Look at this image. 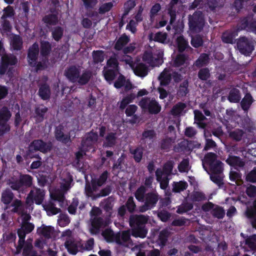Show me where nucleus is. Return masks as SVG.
<instances>
[{"label": "nucleus", "instance_id": "obj_1", "mask_svg": "<svg viewBox=\"0 0 256 256\" xmlns=\"http://www.w3.org/2000/svg\"><path fill=\"white\" fill-rule=\"evenodd\" d=\"M148 220V216L142 214H132L130 216L129 224L133 236L142 238L146 236L148 230L145 224Z\"/></svg>", "mask_w": 256, "mask_h": 256}, {"label": "nucleus", "instance_id": "obj_2", "mask_svg": "<svg viewBox=\"0 0 256 256\" xmlns=\"http://www.w3.org/2000/svg\"><path fill=\"white\" fill-rule=\"evenodd\" d=\"M81 68L79 66H72L67 68L64 71V76L72 82H76L80 85L88 83L92 73L90 70H84L80 74Z\"/></svg>", "mask_w": 256, "mask_h": 256}, {"label": "nucleus", "instance_id": "obj_3", "mask_svg": "<svg viewBox=\"0 0 256 256\" xmlns=\"http://www.w3.org/2000/svg\"><path fill=\"white\" fill-rule=\"evenodd\" d=\"M0 56H2L0 64V75L2 76L6 74L8 77L10 78L14 71L12 66L17 63V59L14 55L5 54L4 48L0 40Z\"/></svg>", "mask_w": 256, "mask_h": 256}, {"label": "nucleus", "instance_id": "obj_4", "mask_svg": "<svg viewBox=\"0 0 256 256\" xmlns=\"http://www.w3.org/2000/svg\"><path fill=\"white\" fill-rule=\"evenodd\" d=\"M30 218L31 216L30 214H23L21 218L20 228L18 230L19 240L16 247V254L20 252L24 244L26 234L31 232L34 229V224L30 222Z\"/></svg>", "mask_w": 256, "mask_h": 256}, {"label": "nucleus", "instance_id": "obj_5", "mask_svg": "<svg viewBox=\"0 0 256 256\" xmlns=\"http://www.w3.org/2000/svg\"><path fill=\"white\" fill-rule=\"evenodd\" d=\"M217 156L212 152L208 153L202 161V166L208 174H222V162L217 160Z\"/></svg>", "mask_w": 256, "mask_h": 256}, {"label": "nucleus", "instance_id": "obj_6", "mask_svg": "<svg viewBox=\"0 0 256 256\" xmlns=\"http://www.w3.org/2000/svg\"><path fill=\"white\" fill-rule=\"evenodd\" d=\"M163 54V52L161 50H157L156 52H153L152 50H146L144 52L142 59L150 66H159L162 62Z\"/></svg>", "mask_w": 256, "mask_h": 256}, {"label": "nucleus", "instance_id": "obj_7", "mask_svg": "<svg viewBox=\"0 0 256 256\" xmlns=\"http://www.w3.org/2000/svg\"><path fill=\"white\" fill-rule=\"evenodd\" d=\"M45 196V192L43 189L34 187L28 194L26 204L31 206L34 202L36 204L42 203Z\"/></svg>", "mask_w": 256, "mask_h": 256}, {"label": "nucleus", "instance_id": "obj_8", "mask_svg": "<svg viewBox=\"0 0 256 256\" xmlns=\"http://www.w3.org/2000/svg\"><path fill=\"white\" fill-rule=\"evenodd\" d=\"M132 230H124L116 233L114 242L118 246L124 248H130L134 246L131 238Z\"/></svg>", "mask_w": 256, "mask_h": 256}, {"label": "nucleus", "instance_id": "obj_9", "mask_svg": "<svg viewBox=\"0 0 256 256\" xmlns=\"http://www.w3.org/2000/svg\"><path fill=\"white\" fill-rule=\"evenodd\" d=\"M159 200V196L154 192H148L145 195L144 203L138 208V212H144L155 206Z\"/></svg>", "mask_w": 256, "mask_h": 256}, {"label": "nucleus", "instance_id": "obj_10", "mask_svg": "<svg viewBox=\"0 0 256 256\" xmlns=\"http://www.w3.org/2000/svg\"><path fill=\"white\" fill-rule=\"evenodd\" d=\"M236 46L241 54L249 56L254 50V40L245 36L240 37L238 40Z\"/></svg>", "mask_w": 256, "mask_h": 256}, {"label": "nucleus", "instance_id": "obj_11", "mask_svg": "<svg viewBox=\"0 0 256 256\" xmlns=\"http://www.w3.org/2000/svg\"><path fill=\"white\" fill-rule=\"evenodd\" d=\"M188 24L190 28L196 32H200L204 26V19L201 12H194L188 18Z\"/></svg>", "mask_w": 256, "mask_h": 256}, {"label": "nucleus", "instance_id": "obj_12", "mask_svg": "<svg viewBox=\"0 0 256 256\" xmlns=\"http://www.w3.org/2000/svg\"><path fill=\"white\" fill-rule=\"evenodd\" d=\"M70 188V182H66L62 184L60 188L56 189L54 192H50L52 198L60 202V206H62L65 200L64 195Z\"/></svg>", "mask_w": 256, "mask_h": 256}, {"label": "nucleus", "instance_id": "obj_13", "mask_svg": "<svg viewBox=\"0 0 256 256\" xmlns=\"http://www.w3.org/2000/svg\"><path fill=\"white\" fill-rule=\"evenodd\" d=\"M139 106L144 110L148 112H160L161 106L153 98H142L139 102Z\"/></svg>", "mask_w": 256, "mask_h": 256}, {"label": "nucleus", "instance_id": "obj_14", "mask_svg": "<svg viewBox=\"0 0 256 256\" xmlns=\"http://www.w3.org/2000/svg\"><path fill=\"white\" fill-rule=\"evenodd\" d=\"M106 131V128L104 126H102L100 128V136L104 138L103 146L106 147H112L114 146L116 143L117 134L114 132H108L104 136Z\"/></svg>", "mask_w": 256, "mask_h": 256}, {"label": "nucleus", "instance_id": "obj_15", "mask_svg": "<svg viewBox=\"0 0 256 256\" xmlns=\"http://www.w3.org/2000/svg\"><path fill=\"white\" fill-rule=\"evenodd\" d=\"M72 130H70L69 132L66 134L64 126L60 124L56 126L55 129L54 136L56 138L64 144H67L70 142V134Z\"/></svg>", "mask_w": 256, "mask_h": 256}, {"label": "nucleus", "instance_id": "obj_16", "mask_svg": "<svg viewBox=\"0 0 256 256\" xmlns=\"http://www.w3.org/2000/svg\"><path fill=\"white\" fill-rule=\"evenodd\" d=\"M51 148L50 144L46 143L40 140H34L30 146V151L39 150L41 152L46 153L50 151Z\"/></svg>", "mask_w": 256, "mask_h": 256}, {"label": "nucleus", "instance_id": "obj_17", "mask_svg": "<svg viewBox=\"0 0 256 256\" xmlns=\"http://www.w3.org/2000/svg\"><path fill=\"white\" fill-rule=\"evenodd\" d=\"M11 206L13 207L12 212L18 214L20 216V218L22 217L23 214H28V209L32 210V208H30L28 205H24L20 200L18 199L14 200L11 204Z\"/></svg>", "mask_w": 256, "mask_h": 256}, {"label": "nucleus", "instance_id": "obj_18", "mask_svg": "<svg viewBox=\"0 0 256 256\" xmlns=\"http://www.w3.org/2000/svg\"><path fill=\"white\" fill-rule=\"evenodd\" d=\"M91 225L90 231L91 234H96L100 232V228L104 226V220L102 218L98 216H94L90 219Z\"/></svg>", "mask_w": 256, "mask_h": 256}, {"label": "nucleus", "instance_id": "obj_19", "mask_svg": "<svg viewBox=\"0 0 256 256\" xmlns=\"http://www.w3.org/2000/svg\"><path fill=\"white\" fill-rule=\"evenodd\" d=\"M98 140V135L94 132L89 133L82 142V146L83 150L86 151L88 147L92 146Z\"/></svg>", "mask_w": 256, "mask_h": 256}, {"label": "nucleus", "instance_id": "obj_20", "mask_svg": "<svg viewBox=\"0 0 256 256\" xmlns=\"http://www.w3.org/2000/svg\"><path fill=\"white\" fill-rule=\"evenodd\" d=\"M39 52L38 45L36 43H34L29 48L28 52V62L32 66H36V59Z\"/></svg>", "mask_w": 256, "mask_h": 256}, {"label": "nucleus", "instance_id": "obj_21", "mask_svg": "<svg viewBox=\"0 0 256 256\" xmlns=\"http://www.w3.org/2000/svg\"><path fill=\"white\" fill-rule=\"evenodd\" d=\"M38 234L46 238H50L55 234L54 228L50 226L42 224L37 229Z\"/></svg>", "mask_w": 256, "mask_h": 256}, {"label": "nucleus", "instance_id": "obj_22", "mask_svg": "<svg viewBox=\"0 0 256 256\" xmlns=\"http://www.w3.org/2000/svg\"><path fill=\"white\" fill-rule=\"evenodd\" d=\"M132 70L136 75L141 78L146 76L148 72V66L142 62H136Z\"/></svg>", "mask_w": 256, "mask_h": 256}, {"label": "nucleus", "instance_id": "obj_23", "mask_svg": "<svg viewBox=\"0 0 256 256\" xmlns=\"http://www.w3.org/2000/svg\"><path fill=\"white\" fill-rule=\"evenodd\" d=\"M188 58L187 56L184 54H179L174 58L173 66L176 68L182 66V68H180V70L182 71V69L184 67H186L188 65Z\"/></svg>", "mask_w": 256, "mask_h": 256}, {"label": "nucleus", "instance_id": "obj_24", "mask_svg": "<svg viewBox=\"0 0 256 256\" xmlns=\"http://www.w3.org/2000/svg\"><path fill=\"white\" fill-rule=\"evenodd\" d=\"M64 245L70 253L76 254L78 252V249L80 246L81 244L78 242L68 239L66 240Z\"/></svg>", "mask_w": 256, "mask_h": 256}, {"label": "nucleus", "instance_id": "obj_25", "mask_svg": "<svg viewBox=\"0 0 256 256\" xmlns=\"http://www.w3.org/2000/svg\"><path fill=\"white\" fill-rule=\"evenodd\" d=\"M172 70L170 68H166L164 69L160 74L158 79L162 85L166 86L170 81Z\"/></svg>", "mask_w": 256, "mask_h": 256}, {"label": "nucleus", "instance_id": "obj_26", "mask_svg": "<svg viewBox=\"0 0 256 256\" xmlns=\"http://www.w3.org/2000/svg\"><path fill=\"white\" fill-rule=\"evenodd\" d=\"M44 210L46 212L48 216L56 214L61 212L60 208L56 207V204L52 202L43 204Z\"/></svg>", "mask_w": 256, "mask_h": 256}, {"label": "nucleus", "instance_id": "obj_27", "mask_svg": "<svg viewBox=\"0 0 256 256\" xmlns=\"http://www.w3.org/2000/svg\"><path fill=\"white\" fill-rule=\"evenodd\" d=\"M38 94L42 100H48L50 96V86L46 84L40 85L39 86Z\"/></svg>", "mask_w": 256, "mask_h": 256}, {"label": "nucleus", "instance_id": "obj_28", "mask_svg": "<svg viewBox=\"0 0 256 256\" xmlns=\"http://www.w3.org/2000/svg\"><path fill=\"white\" fill-rule=\"evenodd\" d=\"M10 45L14 50H20L22 46V40L20 36L14 35L11 37Z\"/></svg>", "mask_w": 256, "mask_h": 256}, {"label": "nucleus", "instance_id": "obj_29", "mask_svg": "<svg viewBox=\"0 0 256 256\" xmlns=\"http://www.w3.org/2000/svg\"><path fill=\"white\" fill-rule=\"evenodd\" d=\"M14 198V194L8 188L5 190L2 194L1 200L6 204H10Z\"/></svg>", "mask_w": 256, "mask_h": 256}, {"label": "nucleus", "instance_id": "obj_30", "mask_svg": "<svg viewBox=\"0 0 256 256\" xmlns=\"http://www.w3.org/2000/svg\"><path fill=\"white\" fill-rule=\"evenodd\" d=\"M167 34L165 32H158L156 34H150L148 36L150 40H154L161 43H164L166 39Z\"/></svg>", "mask_w": 256, "mask_h": 256}, {"label": "nucleus", "instance_id": "obj_31", "mask_svg": "<svg viewBox=\"0 0 256 256\" xmlns=\"http://www.w3.org/2000/svg\"><path fill=\"white\" fill-rule=\"evenodd\" d=\"M230 165L234 166L243 167L244 166V162L237 156H230L226 160Z\"/></svg>", "mask_w": 256, "mask_h": 256}, {"label": "nucleus", "instance_id": "obj_32", "mask_svg": "<svg viewBox=\"0 0 256 256\" xmlns=\"http://www.w3.org/2000/svg\"><path fill=\"white\" fill-rule=\"evenodd\" d=\"M253 102L252 96L250 94H246L242 98L240 105L242 110L247 111Z\"/></svg>", "mask_w": 256, "mask_h": 256}, {"label": "nucleus", "instance_id": "obj_33", "mask_svg": "<svg viewBox=\"0 0 256 256\" xmlns=\"http://www.w3.org/2000/svg\"><path fill=\"white\" fill-rule=\"evenodd\" d=\"M105 240L108 242H114L116 233L110 228H106L102 233Z\"/></svg>", "mask_w": 256, "mask_h": 256}, {"label": "nucleus", "instance_id": "obj_34", "mask_svg": "<svg viewBox=\"0 0 256 256\" xmlns=\"http://www.w3.org/2000/svg\"><path fill=\"white\" fill-rule=\"evenodd\" d=\"M224 0H208L206 7L208 6L210 10H214L216 8L224 6Z\"/></svg>", "mask_w": 256, "mask_h": 256}, {"label": "nucleus", "instance_id": "obj_35", "mask_svg": "<svg viewBox=\"0 0 256 256\" xmlns=\"http://www.w3.org/2000/svg\"><path fill=\"white\" fill-rule=\"evenodd\" d=\"M241 98L240 90L236 88L232 89L229 93L228 100L232 102H238Z\"/></svg>", "mask_w": 256, "mask_h": 256}, {"label": "nucleus", "instance_id": "obj_36", "mask_svg": "<svg viewBox=\"0 0 256 256\" xmlns=\"http://www.w3.org/2000/svg\"><path fill=\"white\" fill-rule=\"evenodd\" d=\"M113 201L114 200L112 197H108L104 200L103 202H101L100 206L104 210L110 214L112 210Z\"/></svg>", "mask_w": 256, "mask_h": 256}, {"label": "nucleus", "instance_id": "obj_37", "mask_svg": "<svg viewBox=\"0 0 256 256\" xmlns=\"http://www.w3.org/2000/svg\"><path fill=\"white\" fill-rule=\"evenodd\" d=\"M6 183L13 190L18 191L22 188V186L19 179L12 178L6 181Z\"/></svg>", "mask_w": 256, "mask_h": 256}, {"label": "nucleus", "instance_id": "obj_38", "mask_svg": "<svg viewBox=\"0 0 256 256\" xmlns=\"http://www.w3.org/2000/svg\"><path fill=\"white\" fill-rule=\"evenodd\" d=\"M130 39L126 35H122L116 41L114 48L116 50H122L128 42Z\"/></svg>", "mask_w": 256, "mask_h": 256}, {"label": "nucleus", "instance_id": "obj_39", "mask_svg": "<svg viewBox=\"0 0 256 256\" xmlns=\"http://www.w3.org/2000/svg\"><path fill=\"white\" fill-rule=\"evenodd\" d=\"M211 214L214 218L222 219L225 215V211L222 207L215 205L211 212Z\"/></svg>", "mask_w": 256, "mask_h": 256}, {"label": "nucleus", "instance_id": "obj_40", "mask_svg": "<svg viewBox=\"0 0 256 256\" xmlns=\"http://www.w3.org/2000/svg\"><path fill=\"white\" fill-rule=\"evenodd\" d=\"M178 170L180 172H188L191 168L188 158H184L178 165Z\"/></svg>", "mask_w": 256, "mask_h": 256}, {"label": "nucleus", "instance_id": "obj_41", "mask_svg": "<svg viewBox=\"0 0 256 256\" xmlns=\"http://www.w3.org/2000/svg\"><path fill=\"white\" fill-rule=\"evenodd\" d=\"M123 119L126 122L132 124L138 122L140 120L139 116L135 114L134 113H126V116L124 117Z\"/></svg>", "mask_w": 256, "mask_h": 256}, {"label": "nucleus", "instance_id": "obj_42", "mask_svg": "<svg viewBox=\"0 0 256 256\" xmlns=\"http://www.w3.org/2000/svg\"><path fill=\"white\" fill-rule=\"evenodd\" d=\"M236 35L234 32H226L222 35V40L224 43L232 44Z\"/></svg>", "mask_w": 256, "mask_h": 256}, {"label": "nucleus", "instance_id": "obj_43", "mask_svg": "<svg viewBox=\"0 0 256 256\" xmlns=\"http://www.w3.org/2000/svg\"><path fill=\"white\" fill-rule=\"evenodd\" d=\"M116 71L117 70L104 68L103 74L106 80L109 82L113 80L116 76Z\"/></svg>", "mask_w": 256, "mask_h": 256}, {"label": "nucleus", "instance_id": "obj_44", "mask_svg": "<svg viewBox=\"0 0 256 256\" xmlns=\"http://www.w3.org/2000/svg\"><path fill=\"white\" fill-rule=\"evenodd\" d=\"M245 244L251 250L256 252V234L247 237L245 240Z\"/></svg>", "mask_w": 256, "mask_h": 256}, {"label": "nucleus", "instance_id": "obj_45", "mask_svg": "<svg viewBox=\"0 0 256 256\" xmlns=\"http://www.w3.org/2000/svg\"><path fill=\"white\" fill-rule=\"evenodd\" d=\"M172 190L176 192H179L186 190L188 187V184L186 182L180 181L174 182L173 184Z\"/></svg>", "mask_w": 256, "mask_h": 256}, {"label": "nucleus", "instance_id": "obj_46", "mask_svg": "<svg viewBox=\"0 0 256 256\" xmlns=\"http://www.w3.org/2000/svg\"><path fill=\"white\" fill-rule=\"evenodd\" d=\"M51 50V45L48 42H42L41 43L40 54L46 59V57L50 54Z\"/></svg>", "mask_w": 256, "mask_h": 256}, {"label": "nucleus", "instance_id": "obj_47", "mask_svg": "<svg viewBox=\"0 0 256 256\" xmlns=\"http://www.w3.org/2000/svg\"><path fill=\"white\" fill-rule=\"evenodd\" d=\"M31 240H28L26 242L24 241V244L22 248H24L22 255L23 256H27L33 252L34 251L32 250V244Z\"/></svg>", "mask_w": 256, "mask_h": 256}, {"label": "nucleus", "instance_id": "obj_48", "mask_svg": "<svg viewBox=\"0 0 256 256\" xmlns=\"http://www.w3.org/2000/svg\"><path fill=\"white\" fill-rule=\"evenodd\" d=\"M254 210H250L248 212V216L251 218L250 222L254 228L256 229V200L254 202Z\"/></svg>", "mask_w": 256, "mask_h": 256}, {"label": "nucleus", "instance_id": "obj_49", "mask_svg": "<svg viewBox=\"0 0 256 256\" xmlns=\"http://www.w3.org/2000/svg\"><path fill=\"white\" fill-rule=\"evenodd\" d=\"M244 134L243 130L240 129H236L229 132L230 137L236 141H240Z\"/></svg>", "mask_w": 256, "mask_h": 256}, {"label": "nucleus", "instance_id": "obj_50", "mask_svg": "<svg viewBox=\"0 0 256 256\" xmlns=\"http://www.w3.org/2000/svg\"><path fill=\"white\" fill-rule=\"evenodd\" d=\"M70 218L66 214H60L59 215L58 223L60 226H66L70 224Z\"/></svg>", "mask_w": 256, "mask_h": 256}, {"label": "nucleus", "instance_id": "obj_51", "mask_svg": "<svg viewBox=\"0 0 256 256\" xmlns=\"http://www.w3.org/2000/svg\"><path fill=\"white\" fill-rule=\"evenodd\" d=\"M208 56L206 54H202L195 62V65L198 67H202L208 64Z\"/></svg>", "mask_w": 256, "mask_h": 256}, {"label": "nucleus", "instance_id": "obj_52", "mask_svg": "<svg viewBox=\"0 0 256 256\" xmlns=\"http://www.w3.org/2000/svg\"><path fill=\"white\" fill-rule=\"evenodd\" d=\"M22 187L24 186L26 187H30L32 184V178L31 176L25 174L22 175L19 178Z\"/></svg>", "mask_w": 256, "mask_h": 256}, {"label": "nucleus", "instance_id": "obj_53", "mask_svg": "<svg viewBox=\"0 0 256 256\" xmlns=\"http://www.w3.org/2000/svg\"><path fill=\"white\" fill-rule=\"evenodd\" d=\"M188 83L187 80L184 81L180 85L178 94L179 96L182 97L186 96L188 92Z\"/></svg>", "mask_w": 256, "mask_h": 256}, {"label": "nucleus", "instance_id": "obj_54", "mask_svg": "<svg viewBox=\"0 0 256 256\" xmlns=\"http://www.w3.org/2000/svg\"><path fill=\"white\" fill-rule=\"evenodd\" d=\"M107 68L118 70V63L115 56H112L107 61Z\"/></svg>", "mask_w": 256, "mask_h": 256}, {"label": "nucleus", "instance_id": "obj_55", "mask_svg": "<svg viewBox=\"0 0 256 256\" xmlns=\"http://www.w3.org/2000/svg\"><path fill=\"white\" fill-rule=\"evenodd\" d=\"M113 3L112 2H108L101 4L98 10V14H103L109 12L113 7Z\"/></svg>", "mask_w": 256, "mask_h": 256}, {"label": "nucleus", "instance_id": "obj_56", "mask_svg": "<svg viewBox=\"0 0 256 256\" xmlns=\"http://www.w3.org/2000/svg\"><path fill=\"white\" fill-rule=\"evenodd\" d=\"M92 57L94 63L102 62L104 59V52L102 50L94 51Z\"/></svg>", "mask_w": 256, "mask_h": 256}, {"label": "nucleus", "instance_id": "obj_57", "mask_svg": "<svg viewBox=\"0 0 256 256\" xmlns=\"http://www.w3.org/2000/svg\"><path fill=\"white\" fill-rule=\"evenodd\" d=\"M193 208L192 204L190 202H184L180 205L176 210L178 214H182L191 210Z\"/></svg>", "mask_w": 256, "mask_h": 256}, {"label": "nucleus", "instance_id": "obj_58", "mask_svg": "<svg viewBox=\"0 0 256 256\" xmlns=\"http://www.w3.org/2000/svg\"><path fill=\"white\" fill-rule=\"evenodd\" d=\"M176 43L178 50L180 52L184 51L188 46V42L182 36H180L177 38Z\"/></svg>", "mask_w": 256, "mask_h": 256}, {"label": "nucleus", "instance_id": "obj_59", "mask_svg": "<svg viewBox=\"0 0 256 256\" xmlns=\"http://www.w3.org/2000/svg\"><path fill=\"white\" fill-rule=\"evenodd\" d=\"M64 30L60 26L54 28L52 30V36L54 39L56 41H58L63 35Z\"/></svg>", "mask_w": 256, "mask_h": 256}, {"label": "nucleus", "instance_id": "obj_60", "mask_svg": "<svg viewBox=\"0 0 256 256\" xmlns=\"http://www.w3.org/2000/svg\"><path fill=\"white\" fill-rule=\"evenodd\" d=\"M125 206L128 211L130 213H132L136 210V206L134 202L133 197L130 196L128 198L126 203Z\"/></svg>", "mask_w": 256, "mask_h": 256}, {"label": "nucleus", "instance_id": "obj_61", "mask_svg": "<svg viewBox=\"0 0 256 256\" xmlns=\"http://www.w3.org/2000/svg\"><path fill=\"white\" fill-rule=\"evenodd\" d=\"M14 14V8L11 6H8L4 10V14L2 16V20H6L8 18H12Z\"/></svg>", "mask_w": 256, "mask_h": 256}, {"label": "nucleus", "instance_id": "obj_62", "mask_svg": "<svg viewBox=\"0 0 256 256\" xmlns=\"http://www.w3.org/2000/svg\"><path fill=\"white\" fill-rule=\"evenodd\" d=\"M43 21L44 22L50 24L54 25L58 22V17L54 14H50L45 16L43 18Z\"/></svg>", "mask_w": 256, "mask_h": 256}, {"label": "nucleus", "instance_id": "obj_63", "mask_svg": "<svg viewBox=\"0 0 256 256\" xmlns=\"http://www.w3.org/2000/svg\"><path fill=\"white\" fill-rule=\"evenodd\" d=\"M174 161L170 160L167 162L163 168L164 172L166 176H168L172 174V172L174 166Z\"/></svg>", "mask_w": 256, "mask_h": 256}, {"label": "nucleus", "instance_id": "obj_64", "mask_svg": "<svg viewBox=\"0 0 256 256\" xmlns=\"http://www.w3.org/2000/svg\"><path fill=\"white\" fill-rule=\"evenodd\" d=\"M146 190L144 186L138 188L135 192L134 196L136 198L139 202H143L145 198Z\"/></svg>", "mask_w": 256, "mask_h": 256}]
</instances>
